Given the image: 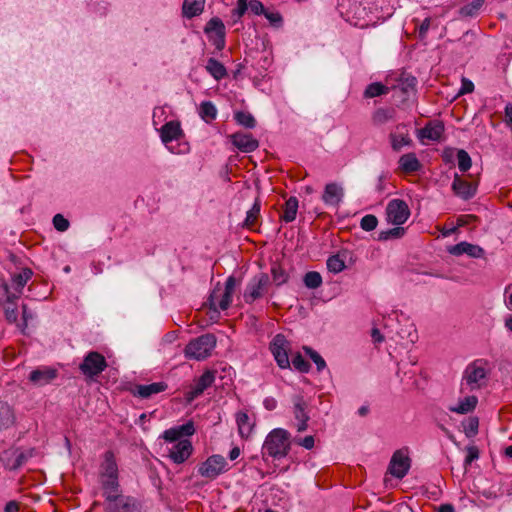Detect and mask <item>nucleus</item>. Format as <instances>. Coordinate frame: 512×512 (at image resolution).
<instances>
[{
    "mask_svg": "<svg viewBox=\"0 0 512 512\" xmlns=\"http://www.w3.org/2000/svg\"><path fill=\"white\" fill-rule=\"evenodd\" d=\"M290 451V433L282 428L273 429L265 438L262 455L272 458H283Z\"/></svg>",
    "mask_w": 512,
    "mask_h": 512,
    "instance_id": "f257e3e1",
    "label": "nucleus"
},
{
    "mask_svg": "<svg viewBox=\"0 0 512 512\" xmlns=\"http://www.w3.org/2000/svg\"><path fill=\"white\" fill-rule=\"evenodd\" d=\"M216 337L207 333L191 340L185 347V356L189 359L203 360L209 357L216 346Z\"/></svg>",
    "mask_w": 512,
    "mask_h": 512,
    "instance_id": "f03ea898",
    "label": "nucleus"
},
{
    "mask_svg": "<svg viewBox=\"0 0 512 512\" xmlns=\"http://www.w3.org/2000/svg\"><path fill=\"white\" fill-rule=\"evenodd\" d=\"M238 284L234 276H229L225 282L224 292L221 291L219 284L213 289L208 299L210 308L217 311V307L221 310L229 308L232 301V294Z\"/></svg>",
    "mask_w": 512,
    "mask_h": 512,
    "instance_id": "7ed1b4c3",
    "label": "nucleus"
},
{
    "mask_svg": "<svg viewBox=\"0 0 512 512\" xmlns=\"http://www.w3.org/2000/svg\"><path fill=\"white\" fill-rule=\"evenodd\" d=\"M32 276L33 271L30 268H24L20 273L13 274L11 281L15 292H11L9 285L3 282L0 285V294L5 296L9 303H13L21 296L25 285L32 278Z\"/></svg>",
    "mask_w": 512,
    "mask_h": 512,
    "instance_id": "20e7f679",
    "label": "nucleus"
},
{
    "mask_svg": "<svg viewBox=\"0 0 512 512\" xmlns=\"http://www.w3.org/2000/svg\"><path fill=\"white\" fill-rule=\"evenodd\" d=\"M487 371L483 366L482 360H476L470 363L463 374V382L471 391L480 389L485 385Z\"/></svg>",
    "mask_w": 512,
    "mask_h": 512,
    "instance_id": "39448f33",
    "label": "nucleus"
},
{
    "mask_svg": "<svg viewBox=\"0 0 512 512\" xmlns=\"http://www.w3.org/2000/svg\"><path fill=\"white\" fill-rule=\"evenodd\" d=\"M105 512H142L139 499L129 495H119L104 504Z\"/></svg>",
    "mask_w": 512,
    "mask_h": 512,
    "instance_id": "423d86ee",
    "label": "nucleus"
},
{
    "mask_svg": "<svg viewBox=\"0 0 512 512\" xmlns=\"http://www.w3.org/2000/svg\"><path fill=\"white\" fill-rule=\"evenodd\" d=\"M107 367L105 357L96 351L89 352L80 364V371L88 378L93 379L100 375Z\"/></svg>",
    "mask_w": 512,
    "mask_h": 512,
    "instance_id": "0eeeda50",
    "label": "nucleus"
},
{
    "mask_svg": "<svg viewBox=\"0 0 512 512\" xmlns=\"http://www.w3.org/2000/svg\"><path fill=\"white\" fill-rule=\"evenodd\" d=\"M270 279L268 274L259 273L254 276L252 280L247 284L243 298L246 303H253L255 300L260 299L268 289Z\"/></svg>",
    "mask_w": 512,
    "mask_h": 512,
    "instance_id": "6e6552de",
    "label": "nucleus"
},
{
    "mask_svg": "<svg viewBox=\"0 0 512 512\" xmlns=\"http://www.w3.org/2000/svg\"><path fill=\"white\" fill-rule=\"evenodd\" d=\"M228 463L222 455H212L202 462L198 467V473L205 478L215 479L226 472Z\"/></svg>",
    "mask_w": 512,
    "mask_h": 512,
    "instance_id": "1a4fd4ad",
    "label": "nucleus"
},
{
    "mask_svg": "<svg viewBox=\"0 0 512 512\" xmlns=\"http://www.w3.org/2000/svg\"><path fill=\"white\" fill-rule=\"evenodd\" d=\"M35 454L34 449L21 451L19 449H9L2 453L1 461L5 468L14 471L22 467Z\"/></svg>",
    "mask_w": 512,
    "mask_h": 512,
    "instance_id": "9d476101",
    "label": "nucleus"
},
{
    "mask_svg": "<svg viewBox=\"0 0 512 512\" xmlns=\"http://www.w3.org/2000/svg\"><path fill=\"white\" fill-rule=\"evenodd\" d=\"M410 216L407 203L401 199H393L386 206V219L393 225L404 224Z\"/></svg>",
    "mask_w": 512,
    "mask_h": 512,
    "instance_id": "9b49d317",
    "label": "nucleus"
},
{
    "mask_svg": "<svg viewBox=\"0 0 512 512\" xmlns=\"http://www.w3.org/2000/svg\"><path fill=\"white\" fill-rule=\"evenodd\" d=\"M288 345L286 338L282 334H277L270 344L271 353L273 354L278 366L282 369L290 367Z\"/></svg>",
    "mask_w": 512,
    "mask_h": 512,
    "instance_id": "f8f14e48",
    "label": "nucleus"
},
{
    "mask_svg": "<svg viewBox=\"0 0 512 512\" xmlns=\"http://www.w3.org/2000/svg\"><path fill=\"white\" fill-rule=\"evenodd\" d=\"M204 31L209 35L210 41L217 50H222L225 47V26L220 18H211Z\"/></svg>",
    "mask_w": 512,
    "mask_h": 512,
    "instance_id": "ddd939ff",
    "label": "nucleus"
},
{
    "mask_svg": "<svg viewBox=\"0 0 512 512\" xmlns=\"http://www.w3.org/2000/svg\"><path fill=\"white\" fill-rule=\"evenodd\" d=\"M215 380V372L211 370L205 371L185 393L187 402L191 403L199 397Z\"/></svg>",
    "mask_w": 512,
    "mask_h": 512,
    "instance_id": "4468645a",
    "label": "nucleus"
},
{
    "mask_svg": "<svg viewBox=\"0 0 512 512\" xmlns=\"http://www.w3.org/2000/svg\"><path fill=\"white\" fill-rule=\"evenodd\" d=\"M410 468V458L402 450H397L390 461L389 471L398 478L402 479L406 476Z\"/></svg>",
    "mask_w": 512,
    "mask_h": 512,
    "instance_id": "2eb2a0df",
    "label": "nucleus"
},
{
    "mask_svg": "<svg viewBox=\"0 0 512 512\" xmlns=\"http://www.w3.org/2000/svg\"><path fill=\"white\" fill-rule=\"evenodd\" d=\"M451 188L454 194L463 200L473 198L477 191V185L475 183L463 179L458 174L454 175Z\"/></svg>",
    "mask_w": 512,
    "mask_h": 512,
    "instance_id": "dca6fc26",
    "label": "nucleus"
},
{
    "mask_svg": "<svg viewBox=\"0 0 512 512\" xmlns=\"http://www.w3.org/2000/svg\"><path fill=\"white\" fill-rule=\"evenodd\" d=\"M193 451L192 443L188 439H182L174 443L169 449V457L176 464L185 462Z\"/></svg>",
    "mask_w": 512,
    "mask_h": 512,
    "instance_id": "f3484780",
    "label": "nucleus"
},
{
    "mask_svg": "<svg viewBox=\"0 0 512 512\" xmlns=\"http://www.w3.org/2000/svg\"><path fill=\"white\" fill-rule=\"evenodd\" d=\"M293 414L298 421L297 431L303 432L307 429L310 417L307 413V403L302 396H295L293 398Z\"/></svg>",
    "mask_w": 512,
    "mask_h": 512,
    "instance_id": "a211bd4d",
    "label": "nucleus"
},
{
    "mask_svg": "<svg viewBox=\"0 0 512 512\" xmlns=\"http://www.w3.org/2000/svg\"><path fill=\"white\" fill-rule=\"evenodd\" d=\"M230 138L233 145L245 153L253 152L259 146L258 140L248 133L237 132L232 134Z\"/></svg>",
    "mask_w": 512,
    "mask_h": 512,
    "instance_id": "6ab92c4d",
    "label": "nucleus"
},
{
    "mask_svg": "<svg viewBox=\"0 0 512 512\" xmlns=\"http://www.w3.org/2000/svg\"><path fill=\"white\" fill-rule=\"evenodd\" d=\"M57 377V370L50 367H40L31 371L29 380L36 386H44Z\"/></svg>",
    "mask_w": 512,
    "mask_h": 512,
    "instance_id": "aec40b11",
    "label": "nucleus"
},
{
    "mask_svg": "<svg viewBox=\"0 0 512 512\" xmlns=\"http://www.w3.org/2000/svg\"><path fill=\"white\" fill-rule=\"evenodd\" d=\"M449 253L455 256H460L462 254H467L472 258H482L485 254V251L482 247L471 244L468 242H460L456 245L451 246L448 249Z\"/></svg>",
    "mask_w": 512,
    "mask_h": 512,
    "instance_id": "412c9836",
    "label": "nucleus"
},
{
    "mask_svg": "<svg viewBox=\"0 0 512 512\" xmlns=\"http://www.w3.org/2000/svg\"><path fill=\"white\" fill-rule=\"evenodd\" d=\"M343 196V188L339 184L332 182L326 184L322 195V200L326 205L338 206L342 201Z\"/></svg>",
    "mask_w": 512,
    "mask_h": 512,
    "instance_id": "4be33fe9",
    "label": "nucleus"
},
{
    "mask_svg": "<svg viewBox=\"0 0 512 512\" xmlns=\"http://www.w3.org/2000/svg\"><path fill=\"white\" fill-rule=\"evenodd\" d=\"M167 384L164 382H155L147 385H136L132 390V394L142 399H148L152 395L161 393L167 389Z\"/></svg>",
    "mask_w": 512,
    "mask_h": 512,
    "instance_id": "5701e85b",
    "label": "nucleus"
},
{
    "mask_svg": "<svg viewBox=\"0 0 512 512\" xmlns=\"http://www.w3.org/2000/svg\"><path fill=\"white\" fill-rule=\"evenodd\" d=\"M443 132L444 124L441 121H434L427 123L422 129H420L418 137L421 140L427 139L431 141H438L440 140Z\"/></svg>",
    "mask_w": 512,
    "mask_h": 512,
    "instance_id": "b1692460",
    "label": "nucleus"
},
{
    "mask_svg": "<svg viewBox=\"0 0 512 512\" xmlns=\"http://www.w3.org/2000/svg\"><path fill=\"white\" fill-rule=\"evenodd\" d=\"M405 128L406 126L404 124H400L396 126V132H392L389 135L391 147L394 151L398 152L402 149V147L409 146L412 143L409 134L402 131Z\"/></svg>",
    "mask_w": 512,
    "mask_h": 512,
    "instance_id": "393cba45",
    "label": "nucleus"
},
{
    "mask_svg": "<svg viewBox=\"0 0 512 512\" xmlns=\"http://www.w3.org/2000/svg\"><path fill=\"white\" fill-rule=\"evenodd\" d=\"M101 485L105 503L121 495L118 476H113V478L101 477Z\"/></svg>",
    "mask_w": 512,
    "mask_h": 512,
    "instance_id": "a878e982",
    "label": "nucleus"
},
{
    "mask_svg": "<svg viewBox=\"0 0 512 512\" xmlns=\"http://www.w3.org/2000/svg\"><path fill=\"white\" fill-rule=\"evenodd\" d=\"M161 140L167 144L173 140H177L182 136L180 124L175 121H170L164 124L161 128Z\"/></svg>",
    "mask_w": 512,
    "mask_h": 512,
    "instance_id": "bb28decb",
    "label": "nucleus"
},
{
    "mask_svg": "<svg viewBox=\"0 0 512 512\" xmlns=\"http://www.w3.org/2000/svg\"><path fill=\"white\" fill-rule=\"evenodd\" d=\"M101 477L113 478L118 476V466L112 451H106L104 454V461L101 464Z\"/></svg>",
    "mask_w": 512,
    "mask_h": 512,
    "instance_id": "cd10ccee",
    "label": "nucleus"
},
{
    "mask_svg": "<svg viewBox=\"0 0 512 512\" xmlns=\"http://www.w3.org/2000/svg\"><path fill=\"white\" fill-rule=\"evenodd\" d=\"M399 168L407 174L417 172L421 169V163L414 153H407L400 157Z\"/></svg>",
    "mask_w": 512,
    "mask_h": 512,
    "instance_id": "c85d7f7f",
    "label": "nucleus"
},
{
    "mask_svg": "<svg viewBox=\"0 0 512 512\" xmlns=\"http://www.w3.org/2000/svg\"><path fill=\"white\" fill-rule=\"evenodd\" d=\"M205 0H184L182 11L187 18H193L203 12Z\"/></svg>",
    "mask_w": 512,
    "mask_h": 512,
    "instance_id": "c756f323",
    "label": "nucleus"
},
{
    "mask_svg": "<svg viewBox=\"0 0 512 512\" xmlns=\"http://www.w3.org/2000/svg\"><path fill=\"white\" fill-rule=\"evenodd\" d=\"M477 404L478 398L474 395H471L460 400L457 406H452L449 408V410L457 414H467L472 412L476 408Z\"/></svg>",
    "mask_w": 512,
    "mask_h": 512,
    "instance_id": "7c9ffc66",
    "label": "nucleus"
},
{
    "mask_svg": "<svg viewBox=\"0 0 512 512\" xmlns=\"http://www.w3.org/2000/svg\"><path fill=\"white\" fill-rule=\"evenodd\" d=\"M396 111L393 108H379L372 116V122L376 126L384 125L395 119Z\"/></svg>",
    "mask_w": 512,
    "mask_h": 512,
    "instance_id": "2f4dec72",
    "label": "nucleus"
},
{
    "mask_svg": "<svg viewBox=\"0 0 512 512\" xmlns=\"http://www.w3.org/2000/svg\"><path fill=\"white\" fill-rule=\"evenodd\" d=\"M298 207V199L295 196H291L284 204V213L282 214L281 219L286 223L294 221L296 219Z\"/></svg>",
    "mask_w": 512,
    "mask_h": 512,
    "instance_id": "473e14b6",
    "label": "nucleus"
},
{
    "mask_svg": "<svg viewBox=\"0 0 512 512\" xmlns=\"http://www.w3.org/2000/svg\"><path fill=\"white\" fill-rule=\"evenodd\" d=\"M206 70L216 80L223 79L227 76L225 66L215 58H209L206 64Z\"/></svg>",
    "mask_w": 512,
    "mask_h": 512,
    "instance_id": "72a5a7b5",
    "label": "nucleus"
},
{
    "mask_svg": "<svg viewBox=\"0 0 512 512\" xmlns=\"http://www.w3.org/2000/svg\"><path fill=\"white\" fill-rule=\"evenodd\" d=\"M14 420L12 408L7 403L0 401V431L11 426Z\"/></svg>",
    "mask_w": 512,
    "mask_h": 512,
    "instance_id": "f704fd0d",
    "label": "nucleus"
},
{
    "mask_svg": "<svg viewBox=\"0 0 512 512\" xmlns=\"http://www.w3.org/2000/svg\"><path fill=\"white\" fill-rule=\"evenodd\" d=\"M199 114L204 121L211 122L217 116V109L212 102L204 101L200 104Z\"/></svg>",
    "mask_w": 512,
    "mask_h": 512,
    "instance_id": "c9c22d12",
    "label": "nucleus"
},
{
    "mask_svg": "<svg viewBox=\"0 0 512 512\" xmlns=\"http://www.w3.org/2000/svg\"><path fill=\"white\" fill-rule=\"evenodd\" d=\"M405 229L403 227H400V225H397V227L381 231L378 234V240L379 241H387L390 239H400L404 236Z\"/></svg>",
    "mask_w": 512,
    "mask_h": 512,
    "instance_id": "e433bc0d",
    "label": "nucleus"
},
{
    "mask_svg": "<svg viewBox=\"0 0 512 512\" xmlns=\"http://www.w3.org/2000/svg\"><path fill=\"white\" fill-rule=\"evenodd\" d=\"M234 117L237 123L245 128L252 129L256 126V120L249 112L238 111Z\"/></svg>",
    "mask_w": 512,
    "mask_h": 512,
    "instance_id": "4c0bfd02",
    "label": "nucleus"
},
{
    "mask_svg": "<svg viewBox=\"0 0 512 512\" xmlns=\"http://www.w3.org/2000/svg\"><path fill=\"white\" fill-rule=\"evenodd\" d=\"M303 282L307 288L316 289L322 284V276L319 272L310 271L305 274Z\"/></svg>",
    "mask_w": 512,
    "mask_h": 512,
    "instance_id": "58836bf2",
    "label": "nucleus"
},
{
    "mask_svg": "<svg viewBox=\"0 0 512 512\" xmlns=\"http://www.w3.org/2000/svg\"><path fill=\"white\" fill-rule=\"evenodd\" d=\"M272 279L275 285L280 286L287 283L289 275L285 270L277 264H274L271 268Z\"/></svg>",
    "mask_w": 512,
    "mask_h": 512,
    "instance_id": "ea45409f",
    "label": "nucleus"
},
{
    "mask_svg": "<svg viewBox=\"0 0 512 512\" xmlns=\"http://www.w3.org/2000/svg\"><path fill=\"white\" fill-rule=\"evenodd\" d=\"M388 90H389L388 87H386L385 85H383L379 82H375V83H371L370 85L367 86V88L364 92V95L367 98H373V97H377V96L386 94L388 92Z\"/></svg>",
    "mask_w": 512,
    "mask_h": 512,
    "instance_id": "a19ab883",
    "label": "nucleus"
},
{
    "mask_svg": "<svg viewBox=\"0 0 512 512\" xmlns=\"http://www.w3.org/2000/svg\"><path fill=\"white\" fill-rule=\"evenodd\" d=\"M236 421L241 435H248L251 432L252 427L249 423V416L247 413H237Z\"/></svg>",
    "mask_w": 512,
    "mask_h": 512,
    "instance_id": "79ce46f5",
    "label": "nucleus"
},
{
    "mask_svg": "<svg viewBox=\"0 0 512 512\" xmlns=\"http://www.w3.org/2000/svg\"><path fill=\"white\" fill-rule=\"evenodd\" d=\"M458 168L461 172L468 171L472 166L470 155L463 149L457 152Z\"/></svg>",
    "mask_w": 512,
    "mask_h": 512,
    "instance_id": "37998d69",
    "label": "nucleus"
},
{
    "mask_svg": "<svg viewBox=\"0 0 512 512\" xmlns=\"http://www.w3.org/2000/svg\"><path fill=\"white\" fill-rule=\"evenodd\" d=\"M259 214H260V201L258 199H256L252 208L247 212V216L245 219V225L247 227H253L259 217Z\"/></svg>",
    "mask_w": 512,
    "mask_h": 512,
    "instance_id": "c03bdc74",
    "label": "nucleus"
},
{
    "mask_svg": "<svg viewBox=\"0 0 512 512\" xmlns=\"http://www.w3.org/2000/svg\"><path fill=\"white\" fill-rule=\"evenodd\" d=\"M484 0H474L471 3L463 6L460 9V14L462 16H474L478 10L483 6Z\"/></svg>",
    "mask_w": 512,
    "mask_h": 512,
    "instance_id": "a18cd8bd",
    "label": "nucleus"
},
{
    "mask_svg": "<svg viewBox=\"0 0 512 512\" xmlns=\"http://www.w3.org/2000/svg\"><path fill=\"white\" fill-rule=\"evenodd\" d=\"M327 267L329 271L339 273L344 270L345 263L338 255H332L327 260Z\"/></svg>",
    "mask_w": 512,
    "mask_h": 512,
    "instance_id": "49530a36",
    "label": "nucleus"
},
{
    "mask_svg": "<svg viewBox=\"0 0 512 512\" xmlns=\"http://www.w3.org/2000/svg\"><path fill=\"white\" fill-rule=\"evenodd\" d=\"M479 419L477 417H470L464 424V433L467 437H474L478 433Z\"/></svg>",
    "mask_w": 512,
    "mask_h": 512,
    "instance_id": "de8ad7c7",
    "label": "nucleus"
},
{
    "mask_svg": "<svg viewBox=\"0 0 512 512\" xmlns=\"http://www.w3.org/2000/svg\"><path fill=\"white\" fill-rule=\"evenodd\" d=\"M305 352L311 358V360L316 364L317 370L321 371L326 367L325 360L321 357V355L314 351L312 348L304 347Z\"/></svg>",
    "mask_w": 512,
    "mask_h": 512,
    "instance_id": "09e8293b",
    "label": "nucleus"
},
{
    "mask_svg": "<svg viewBox=\"0 0 512 512\" xmlns=\"http://www.w3.org/2000/svg\"><path fill=\"white\" fill-rule=\"evenodd\" d=\"M378 225V219L375 215H365L360 222V227L365 231H372Z\"/></svg>",
    "mask_w": 512,
    "mask_h": 512,
    "instance_id": "8fccbe9b",
    "label": "nucleus"
},
{
    "mask_svg": "<svg viewBox=\"0 0 512 512\" xmlns=\"http://www.w3.org/2000/svg\"><path fill=\"white\" fill-rule=\"evenodd\" d=\"M292 364L295 369L302 373L308 372L310 369L309 362H307L300 353L293 357Z\"/></svg>",
    "mask_w": 512,
    "mask_h": 512,
    "instance_id": "3c124183",
    "label": "nucleus"
},
{
    "mask_svg": "<svg viewBox=\"0 0 512 512\" xmlns=\"http://www.w3.org/2000/svg\"><path fill=\"white\" fill-rule=\"evenodd\" d=\"M4 313L6 320L9 321L10 323H14L17 321L18 314L15 301L13 303H9L6 300V305L4 306Z\"/></svg>",
    "mask_w": 512,
    "mask_h": 512,
    "instance_id": "603ef678",
    "label": "nucleus"
},
{
    "mask_svg": "<svg viewBox=\"0 0 512 512\" xmlns=\"http://www.w3.org/2000/svg\"><path fill=\"white\" fill-rule=\"evenodd\" d=\"M53 225L56 230L64 232L69 228V221L62 214H56L53 217Z\"/></svg>",
    "mask_w": 512,
    "mask_h": 512,
    "instance_id": "864d4df0",
    "label": "nucleus"
},
{
    "mask_svg": "<svg viewBox=\"0 0 512 512\" xmlns=\"http://www.w3.org/2000/svg\"><path fill=\"white\" fill-rule=\"evenodd\" d=\"M266 19L270 22L271 25L275 27H281L283 23V18L279 12H271L266 10L263 14Z\"/></svg>",
    "mask_w": 512,
    "mask_h": 512,
    "instance_id": "5fc2aeb1",
    "label": "nucleus"
},
{
    "mask_svg": "<svg viewBox=\"0 0 512 512\" xmlns=\"http://www.w3.org/2000/svg\"><path fill=\"white\" fill-rule=\"evenodd\" d=\"M467 455L464 461L465 467L471 465V463L479 458V449L476 446L467 447Z\"/></svg>",
    "mask_w": 512,
    "mask_h": 512,
    "instance_id": "6e6d98bb",
    "label": "nucleus"
},
{
    "mask_svg": "<svg viewBox=\"0 0 512 512\" xmlns=\"http://www.w3.org/2000/svg\"><path fill=\"white\" fill-rule=\"evenodd\" d=\"M248 9L255 15H262L266 11L263 3L259 0H251L248 2Z\"/></svg>",
    "mask_w": 512,
    "mask_h": 512,
    "instance_id": "4d7b16f0",
    "label": "nucleus"
},
{
    "mask_svg": "<svg viewBox=\"0 0 512 512\" xmlns=\"http://www.w3.org/2000/svg\"><path fill=\"white\" fill-rule=\"evenodd\" d=\"M176 429L178 430L180 437L191 436L195 432L194 424L191 421L176 427Z\"/></svg>",
    "mask_w": 512,
    "mask_h": 512,
    "instance_id": "13d9d810",
    "label": "nucleus"
},
{
    "mask_svg": "<svg viewBox=\"0 0 512 512\" xmlns=\"http://www.w3.org/2000/svg\"><path fill=\"white\" fill-rule=\"evenodd\" d=\"M248 0H238L237 1V8L233 10L232 14L233 16L237 17V19H240L245 12L248 9Z\"/></svg>",
    "mask_w": 512,
    "mask_h": 512,
    "instance_id": "bf43d9fd",
    "label": "nucleus"
},
{
    "mask_svg": "<svg viewBox=\"0 0 512 512\" xmlns=\"http://www.w3.org/2000/svg\"><path fill=\"white\" fill-rule=\"evenodd\" d=\"M163 438L167 441H170V442H178L179 440H181L180 438V435L178 433V430L176 429V427L174 428H170L166 431H164L163 433Z\"/></svg>",
    "mask_w": 512,
    "mask_h": 512,
    "instance_id": "052dcab7",
    "label": "nucleus"
},
{
    "mask_svg": "<svg viewBox=\"0 0 512 512\" xmlns=\"http://www.w3.org/2000/svg\"><path fill=\"white\" fill-rule=\"evenodd\" d=\"M296 444L304 447L305 449H312L314 447V444H315V439L312 435H308L304 438H300V439H296L295 440Z\"/></svg>",
    "mask_w": 512,
    "mask_h": 512,
    "instance_id": "680f3d73",
    "label": "nucleus"
},
{
    "mask_svg": "<svg viewBox=\"0 0 512 512\" xmlns=\"http://www.w3.org/2000/svg\"><path fill=\"white\" fill-rule=\"evenodd\" d=\"M474 90V84L472 81H470L469 79L467 78H463L462 79V85H461V88L458 92V95H464V94H467V93H471L473 92Z\"/></svg>",
    "mask_w": 512,
    "mask_h": 512,
    "instance_id": "e2e57ef3",
    "label": "nucleus"
},
{
    "mask_svg": "<svg viewBox=\"0 0 512 512\" xmlns=\"http://www.w3.org/2000/svg\"><path fill=\"white\" fill-rule=\"evenodd\" d=\"M475 220H476V217L473 215H461L457 218V226L456 227L459 228V227L466 226Z\"/></svg>",
    "mask_w": 512,
    "mask_h": 512,
    "instance_id": "0e129e2a",
    "label": "nucleus"
},
{
    "mask_svg": "<svg viewBox=\"0 0 512 512\" xmlns=\"http://www.w3.org/2000/svg\"><path fill=\"white\" fill-rule=\"evenodd\" d=\"M430 27V18H425L419 27V37L424 38Z\"/></svg>",
    "mask_w": 512,
    "mask_h": 512,
    "instance_id": "69168bd1",
    "label": "nucleus"
},
{
    "mask_svg": "<svg viewBox=\"0 0 512 512\" xmlns=\"http://www.w3.org/2000/svg\"><path fill=\"white\" fill-rule=\"evenodd\" d=\"M371 337L375 343H380L384 340L383 335L378 328H373L371 331Z\"/></svg>",
    "mask_w": 512,
    "mask_h": 512,
    "instance_id": "338daca9",
    "label": "nucleus"
},
{
    "mask_svg": "<svg viewBox=\"0 0 512 512\" xmlns=\"http://www.w3.org/2000/svg\"><path fill=\"white\" fill-rule=\"evenodd\" d=\"M5 512H19V505L16 501H9L4 509Z\"/></svg>",
    "mask_w": 512,
    "mask_h": 512,
    "instance_id": "774afa93",
    "label": "nucleus"
}]
</instances>
